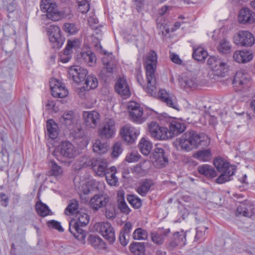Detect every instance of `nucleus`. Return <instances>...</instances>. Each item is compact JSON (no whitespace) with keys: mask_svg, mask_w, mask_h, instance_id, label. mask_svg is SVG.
Wrapping results in <instances>:
<instances>
[{"mask_svg":"<svg viewBox=\"0 0 255 255\" xmlns=\"http://www.w3.org/2000/svg\"><path fill=\"white\" fill-rule=\"evenodd\" d=\"M81 57L89 66L93 67L96 64V55L90 49L83 50L81 53Z\"/></svg>","mask_w":255,"mask_h":255,"instance_id":"31","label":"nucleus"},{"mask_svg":"<svg viewBox=\"0 0 255 255\" xmlns=\"http://www.w3.org/2000/svg\"><path fill=\"white\" fill-rule=\"evenodd\" d=\"M65 41L61 34L60 28L55 25L49 27V41L53 48L58 49L62 47Z\"/></svg>","mask_w":255,"mask_h":255,"instance_id":"14","label":"nucleus"},{"mask_svg":"<svg viewBox=\"0 0 255 255\" xmlns=\"http://www.w3.org/2000/svg\"><path fill=\"white\" fill-rule=\"evenodd\" d=\"M115 90L118 94L125 99L129 98L131 95L129 86L124 77L118 78L115 85Z\"/></svg>","mask_w":255,"mask_h":255,"instance_id":"21","label":"nucleus"},{"mask_svg":"<svg viewBox=\"0 0 255 255\" xmlns=\"http://www.w3.org/2000/svg\"><path fill=\"white\" fill-rule=\"evenodd\" d=\"M35 209L37 214L42 217H45L48 215V207L46 204L42 203L41 201L37 202Z\"/></svg>","mask_w":255,"mask_h":255,"instance_id":"50","label":"nucleus"},{"mask_svg":"<svg viewBox=\"0 0 255 255\" xmlns=\"http://www.w3.org/2000/svg\"><path fill=\"white\" fill-rule=\"evenodd\" d=\"M238 19L243 24H253L255 23V12L249 8H242L239 12Z\"/></svg>","mask_w":255,"mask_h":255,"instance_id":"24","label":"nucleus"},{"mask_svg":"<svg viewBox=\"0 0 255 255\" xmlns=\"http://www.w3.org/2000/svg\"><path fill=\"white\" fill-rule=\"evenodd\" d=\"M83 118L87 128L95 129L100 121V114L95 110L84 111L83 113Z\"/></svg>","mask_w":255,"mask_h":255,"instance_id":"20","label":"nucleus"},{"mask_svg":"<svg viewBox=\"0 0 255 255\" xmlns=\"http://www.w3.org/2000/svg\"><path fill=\"white\" fill-rule=\"evenodd\" d=\"M49 137L55 139L58 136V128L57 124L53 120H49Z\"/></svg>","mask_w":255,"mask_h":255,"instance_id":"46","label":"nucleus"},{"mask_svg":"<svg viewBox=\"0 0 255 255\" xmlns=\"http://www.w3.org/2000/svg\"><path fill=\"white\" fill-rule=\"evenodd\" d=\"M147 236L146 231L140 228L135 230L132 234L133 239L135 240H145Z\"/></svg>","mask_w":255,"mask_h":255,"instance_id":"48","label":"nucleus"},{"mask_svg":"<svg viewBox=\"0 0 255 255\" xmlns=\"http://www.w3.org/2000/svg\"><path fill=\"white\" fill-rule=\"evenodd\" d=\"M122 144L121 142H115L112 146V156L117 158L123 152Z\"/></svg>","mask_w":255,"mask_h":255,"instance_id":"53","label":"nucleus"},{"mask_svg":"<svg viewBox=\"0 0 255 255\" xmlns=\"http://www.w3.org/2000/svg\"><path fill=\"white\" fill-rule=\"evenodd\" d=\"M207 64L211 73H208L209 77L212 78V75L218 77H224L229 72L228 63L221 58L216 56H210Z\"/></svg>","mask_w":255,"mask_h":255,"instance_id":"7","label":"nucleus"},{"mask_svg":"<svg viewBox=\"0 0 255 255\" xmlns=\"http://www.w3.org/2000/svg\"><path fill=\"white\" fill-rule=\"evenodd\" d=\"M90 217L88 214L82 210L75 214V218L69 223V231L77 240L84 241L86 238V233L80 227L87 225Z\"/></svg>","mask_w":255,"mask_h":255,"instance_id":"3","label":"nucleus"},{"mask_svg":"<svg viewBox=\"0 0 255 255\" xmlns=\"http://www.w3.org/2000/svg\"><path fill=\"white\" fill-rule=\"evenodd\" d=\"M232 48V44L230 41L226 38L221 39L217 45V51L222 54L230 53L231 52Z\"/></svg>","mask_w":255,"mask_h":255,"instance_id":"33","label":"nucleus"},{"mask_svg":"<svg viewBox=\"0 0 255 255\" xmlns=\"http://www.w3.org/2000/svg\"><path fill=\"white\" fill-rule=\"evenodd\" d=\"M108 201L109 198L106 195L97 194L90 199L89 204L93 209L97 210L105 206Z\"/></svg>","mask_w":255,"mask_h":255,"instance_id":"27","label":"nucleus"},{"mask_svg":"<svg viewBox=\"0 0 255 255\" xmlns=\"http://www.w3.org/2000/svg\"><path fill=\"white\" fill-rule=\"evenodd\" d=\"M127 109L129 119L133 123L141 125L146 121L147 116L139 103L133 101H129L127 103Z\"/></svg>","mask_w":255,"mask_h":255,"instance_id":"8","label":"nucleus"},{"mask_svg":"<svg viewBox=\"0 0 255 255\" xmlns=\"http://www.w3.org/2000/svg\"><path fill=\"white\" fill-rule=\"evenodd\" d=\"M185 129V126L184 123L177 120L172 121L170 124L169 129H168L169 139L171 138L174 135L178 134L182 132Z\"/></svg>","mask_w":255,"mask_h":255,"instance_id":"28","label":"nucleus"},{"mask_svg":"<svg viewBox=\"0 0 255 255\" xmlns=\"http://www.w3.org/2000/svg\"><path fill=\"white\" fill-rule=\"evenodd\" d=\"M140 133L139 128L134 127L130 124L123 126L119 131L121 138L128 144H132L136 140Z\"/></svg>","mask_w":255,"mask_h":255,"instance_id":"10","label":"nucleus"},{"mask_svg":"<svg viewBox=\"0 0 255 255\" xmlns=\"http://www.w3.org/2000/svg\"><path fill=\"white\" fill-rule=\"evenodd\" d=\"M157 27L163 33L164 31L168 33L170 31H173L178 29L181 25V23L179 22H176L174 24V27L169 28L167 25L164 23H161L160 22L159 18L157 20Z\"/></svg>","mask_w":255,"mask_h":255,"instance_id":"45","label":"nucleus"},{"mask_svg":"<svg viewBox=\"0 0 255 255\" xmlns=\"http://www.w3.org/2000/svg\"><path fill=\"white\" fill-rule=\"evenodd\" d=\"M210 139L204 133H198L195 131L186 132L174 142V146L186 151L197 148L200 145H207Z\"/></svg>","mask_w":255,"mask_h":255,"instance_id":"2","label":"nucleus"},{"mask_svg":"<svg viewBox=\"0 0 255 255\" xmlns=\"http://www.w3.org/2000/svg\"><path fill=\"white\" fill-rule=\"evenodd\" d=\"M148 131L150 136L156 140H166L169 139L168 128L164 126H160L155 122H151L148 125Z\"/></svg>","mask_w":255,"mask_h":255,"instance_id":"12","label":"nucleus"},{"mask_svg":"<svg viewBox=\"0 0 255 255\" xmlns=\"http://www.w3.org/2000/svg\"><path fill=\"white\" fill-rule=\"evenodd\" d=\"M170 59L175 64L178 65H181L182 64V61L181 59L179 57V55L171 52L170 53Z\"/></svg>","mask_w":255,"mask_h":255,"instance_id":"63","label":"nucleus"},{"mask_svg":"<svg viewBox=\"0 0 255 255\" xmlns=\"http://www.w3.org/2000/svg\"><path fill=\"white\" fill-rule=\"evenodd\" d=\"M173 241L170 243V245L174 247L176 246H183L186 243V234L184 231L176 232L173 235Z\"/></svg>","mask_w":255,"mask_h":255,"instance_id":"36","label":"nucleus"},{"mask_svg":"<svg viewBox=\"0 0 255 255\" xmlns=\"http://www.w3.org/2000/svg\"><path fill=\"white\" fill-rule=\"evenodd\" d=\"M130 251L135 255H143L145 251L144 244L142 243H134L129 246Z\"/></svg>","mask_w":255,"mask_h":255,"instance_id":"44","label":"nucleus"},{"mask_svg":"<svg viewBox=\"0 0 255 255\" xmlns=\"http://www.w3.org/2000/svg\"><path fill=\"white\" fill-rule=\"evenodd\" d=\"M169 232V229L159 228L157 231L151 233V240L154 244L161 245L163 243L165 237Z\"/></svg>","mask_w":255,"mask_h":255,"instance_id":"29","label":"nucleus"},{"mask_svg":"<svg viewBox=\"0 0 255 255\" xmlns=\"http://www.w3.org/2000/svg\"><path fill=\"white\" fill-rule=\"evenodd\" d=\"M116 167L112 166L110 168V172H108L106 175L107 182L110 186H115L118 181V179L116 176Z\"/></svg>","mask_w":255,"mask_h":255,"instance_id":"42","label":"nucleus"},{"mask_svg":"<svg viewBox=\"0 0 255 255\" xmlns=\"http://www.w3.org/2000/svg\"><path fill=\"white\" fill-rule=\"evenodd\" d=\"M64 30L70 35L76 33L79 30L78 26L74 23H66L64 25Z\"/></svg>","mask_w":255,"mask_h":255,"instance_id":"52","label":"nucleus"},{"mask_svg":"<svg viewBox=\"0 0 255 255\" xmlns=\"http://www.w3.org/2000/svg\"><path fill=\"white\" fill-rule=\"evenodd\" d=\"M72 111L65 112L60 119L61 122L67 127L66 133L71 138L79 139L83 136L81 127L74 118Z\"/></svg>","mask_w":255,"mask_h":255,"instance_id":"4","label":"nucleus"},{"mask_svg":"<svg viewBox=\"0 0 255 255\" xmlns=\"http://www.w3.org/2000/svg\"><path fill=\"white\" fill-rule=\"evenodd\" d=\"M81 45V41L77 39L68 40L65 48V52L67 54H71L74 49L79 48Z\"/></svg>","mask_w":255,"mask_h":255,"instance_id":"43","label":"nucleus"},{"mask_svg":"<svg viewBox=\"0 0 255 255\" xmlns=\"http://www.w3.org/2000/svg\"><path fill=\"white\" fill-rule=\"evenodd\" d=\"M233 84L239 90L248 88L250 85V77L243 71H238L235 76Z\"/></svg>","mask_w":255,"mask_h":255,"instance_id":"23","label":"nucleus"},{"mask_svg":"<svg viewBox=\"0 0 255 255\" xmlns=\"http://www.w3.org/2000/svg\"><path fill=\"white\" fill-rule=\"evenodd\" d=\"M68 72L69 77L77 83L83 81L88 73L86 68L78 65L71 66Z\"/></svg>","mask_w":255,"mask_h":255,"instance_id":"19","label":"nucleus"},{"mask_svg":"<svg viewBox=\"0 0 255 255\" xmlns=\"http://www.w3.org/2000/svg\"><path fill=\"white\" fill-rule=\"evenodd\" d=\"M233 42L238 47H251L255 43V36L249 30H240L234 34Z\"/></svg>","mask_w":255,"mask_h":255,"instance_id":"9","label":"nucleus"},{"mask_svg":"<svg viewBox=\"0 0 255 255\" xmlns=\"http://www.w3.org/2000/svg\"><path fill=\"white\" fill-rule=\"evenodd\" d=\"M94 230L100 234L109 243L112 244L116 240L114 228L108 222H101L96 223L94 226Z\"/></svg>","mask_w":255,"mask_h":255,"instance_id":"11","label":"nucleus"},{"mask_svg":"<svg viewBox=\"0 0 255 255\" xmlns=\"http://www.w3.org/2000/svg\"><path fill=\"white\" fill-rule=\"evenodd\" d=\"M85 83L89 89H94L98 86V79L93 75H89L87 77Z\"/></svg>","mask_w":255,"mask_h":255,"instance_id":"47","label":"nucleus"},{"mask_svg":"<svg viewBox=\"0 0 255 255\" xmlns=\"http://www.w3.org/2000/svg\"><path fill=\"white\" fill-rule=\"evenodd\" d=\"M179 82L181 86L184 88H195L198 84L197 77L192 74L182 76Z\"/></svg>","mask_w":255,"mask_h":255,"instance_id":"30","label":"nucleus"},{"mask_svg":"<svg viewBox=\"0 0 255 255\" xmlns=\"http://www.w3.org/2000/svg\"><path fill=\"white\" fill-rule=\"evenodd\" d=\"M159 96L162 101L165 103L167 106L178 111H180L176 98L173 94L164 89H161L159 91Z\"/></svg>","mask_w":255,"mask_h":255,"instance_id":"25","label":"nucleus"},{"mask_svg":"<svg viewBox=\"0 0 255 255\" xmlns=\"http://www.w3.org/2000/svg\"><path fill=\"white\" fill-rule=\"evenodd\" d=\"M61 104L59 101L52 102V104H49V111L51 110L52 112L57 113L61 110Z\"/></svg>","mask_w":255,"mask_h":255,"instance_id":"61","label":"nucleus"},{"mask_svg":"<svg viewBox=\"0 0 255 255\" xmlns=\"http://www.w3.org/2000/svg\"><path fill=\"white\" fill-rule=\"evenodd\" d=\"M63 172L61 167L58 165L52 163L51 170V175L55 177H58L62 175Z\"/></svg>","mask_w":255,"mask_h":255,"instance_id":"57","label":"nucleus"},{"mask_svg":"<svg viewBox=\"0 0 255 255\" xmlns=\"http://www.w3.org/2000/svg\"><path fill=\"white\" fill-rule=\"evenodd\" d=\"M213 164L219 171L222 172L221 175L217 178V183L223 184L232 179V177L236 171L235 166L230 165L226 160L221 157L215 158Z\"/></svg>","mask_w":255,"mask_h":255,"instance_id":"6","label":"nucleus"},{"mask_svg":"<svg viewBox=\"0 0 255 255\" xmlns=\"http://www.w3.org/2000/svg\"><path fill=\"white\" fill-rule=\"evenodd\" d=\"M198 172L207 178H212L217 175L216 171L213 167L208 164H203L198 168Z\"/></svg>","mask_w":255,"mask_h":255,"instance_id":"37","label":"nucleus"},{"mask_svg":"<svg viewBox=\"0 0 255 255\" xmlns=\"http://www.w3.org/2000/svg\"><path fill=\"white\" fill-rule=\"evenodd\" d=\"M78 208L77 201L72 200L70 201L67 207L66 208L65 213L67 215H71L76 214Z\"/></svg>","mask_w":255,"mask_h":255,"instance_id":"49","label":"nucleus"},{"mask_svg":"<svg viewBox=\"0 0 255 255\" xmlns=\"http://www.w3.org/2000/svg\"><path fill=\"white\" fill-rule=\"evenodd\" d=\"M150 158L154 166L157 168L163 167L168 163L163 149L159 147H156L154 148Z\"/></svg>","mask_w":255,"mask_h":255,"instance_id":"17","label":"nucleus"},{"mask_svg":"<svg viewBox=\"0 0 255 255\" xmlns=\"http://www.w3.org/2000/svg\"><path fill=\"white\" fill-rule=\"evenodd\" d=\"M138 147L141 153L147 156L152 149V143L149 139L142 137L139 142Z\"/></svg>","mask_w":255,"mask_h":255,"instance_id":"35","label":"nucleus"},{"mask_svg":"<svg viewBox=\"0 0 255 255\" xmlns=\"http://www.w3.org/2000/svg\"><path fill=\"white\" fill-rule=\"evenodd\" d=\"M208 229L206 227H199L196 229L195 239L198 240L203 237L205 234V231Z\"/></svg>","mask_w":255,"mask_h":255,"instance_id":"62","label":"nucleus"},{"mask_svg":"<svg viewBox=\"0 0 255 255\" xmlns=\"http://www.w3.org/2000/svg\"><path fill=\"white\" fill-rule=\"evenodd\" d=\"M76 187L79 188V195L81 199L85 201H88L86 196L95 188L99 191H102L105 188L104 182H97L92 179H86L79 181V178L76 177L74 180Z\"/></svg>","mask_w":255,"mask_h":255,"instance_id":"5","label":"nucleus"},{"mask_svg":"<svg viewBox=\"0 0 255 255\" xmlns=\"http://www.w3.org/2000/svg\"><path fill=\"white\" fill-rule=\"evenodd\" d=\"M69 12L66 9L60 8L55 2L49 1V19L52 21H59L66 18Z\"/></svg>","mask_w":255,"mask_h":255,"instance_id":"18","label":"nucleus"},{"mask_svg":"<svg viewBox=\"0 0 255 255\" xmlns=\"http://www.w3.org/2000/svg\"><path fill=\"white\" fill-rule=\"evenodd\" d=\"M118 206L120 210L124 213L128 214L129 213L130 210L128 208L125 201L118 203Z\"/></svg>","mask_w":255,"mask_h":255,"instance_id":"60","label":"nucleus"},{"mask_svg":"<svg viewBox=\"0 0 255 255\" xmlns=\"http://www.w3.org/2000/svg\"><path fill=\"white\" fill-rule=\"evenodd\" d=\"M150 187V183L148 181L144 182L137 189V192L142 196H144L149 191Z\"/></svg>","mask_w":255,"mask_h":255,"instance_id":"56","label":"nucleus"},{"mask_svg":"<svg viewBox=\"0 0 255 255\" xmlns=\"http://www.w3.org/2000/svg\"><path fill=\"white\" fill-rule=\"evenodd\" d=\"M93 159L89 155H85L78 160L74 165L75 170H79L83 167L92 166Z\"/></svg>","mask_w":255,"mask_h":255,"instance_id":"40","label":"nucleus"},{"mask_svg":"<svg viewBox=\"0 0 255 255\" xmlns=\"http://www.w3.org/2000/svg\"><path fill=\"white\" fill-rule=\"evenodd\" d=\"M51 95L56 98H64L68 95V90L60 81L55 78L49 82Z\"/></svg>","mask_w":255,"mask_h":255,"instance_id":"16","label":"nucleus"},{"mask_svg":"<svg viewBox=\"0 0 255 255\" xmlns=\"http://www.w3.org/2000/svg\"><path fill=\"white\" fill-rule=\"evenodd\" d=\"M88 241L96 250L101 251L107 248L106 243L98 236L90 235L88 238Z\"/></svg>","mask_w":255,"mask_h":255,"instance_id":"32","label":"nucleus"},{"mask_svg":"<svg viewBox=\"0 0 255 255\" xmlns=\"http://www.w3.org/2000/svg\"><path fill=\"white\" fill-rule=\"evenodd\" d=\"M49 227H51L52 228L56 229L61 232L64 231V229L61 225V223L55 220L49 221Z\"/></svg>","mask_w":255,"mask_h":255,"instance_id":"59","label":"nucleus"},{"mask_svg":"<svg viewBox=\"0 0 255 255\" xmlns=\"http://www.w3.org/2000/svg\"><path fill=\"white\" fill-rule=\"evenodd\" d=\"M254 55L252 50L243 49L236 50L233 54V59L239 64H246L250 62L253 58Z\"/></svg>","mask_w":255,"mask_h":255,"instance_id":"22","label":"nucleus"},{"mask_svg":"<svg viewBox=\"0 0 255 255\" xmlns=\"http://www.w3.org/2000/svg\"><path fill=\"white\" fill-rule=\"evenodd\" d=\"M108 165V164L106 159L98 158L93 159L92 168L97 175L103 177L106 174Z\"/></svg>","mask_w":255,"mask_h":255,"instance_id":"26","label":"nucleus"},{"mask_svg":"<svg viewBox=\"0 0 255 255\" xmlns=\"http://www.w3.org/2000/svg\"><path fill=\"white\" fill-rule=\"evenodd\" d=\"M110 57L112 58V54L110 55H105L103 58V64L104 65V69L106 70L107 76H109L110 74H113L116 70V64L112 59L110 61L108 60V57Z\"/></svg>","mask_w":255,"mask_h":255,"instance_id":"41","label":"nucleus"},{"mask_svg":"<svg viewBox=\"0 0 255 255\" xmlns=\"http://www.w3.org/2000/svg\"><path fill=\"white\" fill-rule=\"evenodd\" d=\"M72 57L71 54H67L65 52V50L60 55L59 60L63 63H66L68 62Z\"/></svg>","mask_w":255,"mask_h":255,"instance_id":"64","label":"nucleus"},{"mask_svg":"<svg viewBox=\"0 0 255 255\" xmlns=\"http://www.w3.org/2000/svg\"><path fill=\"white\" fill-rule=\"evenodd\" d=\"M140 158V155L136 150L131 151L127 153L125 160L128 163L137 162Z\"/></svg>","mask_w":255,"mask_h":255,"instance_id":"51","label":"nucleus"},{"mask_svg":"<svg viewBox=\"0 0 255 255\" xmlns=\"http://www.w3.org/2000/svg\"><path fill=\"white\" fill-rule=\"evenodd\" d=\"M59 152L60 155L65 158H73L78 154V152L74 146L69 141H64L58 146L53 152L56 156V153Z\"/></svg>","mask_w":255,"mask_h":255,"instance_id":"15","label":"nucleus"},{"mask_svg":"<svg viewBox=\"0 0 255 255\" xmlns=\"http://www.w3.org/2000/svg\"><path fill=\"white\" fill-rule=\"evenodd\" d=\"M208 55V52L202 47H193V57L196 60L201 62L204 61Z\"/></svg>","mask_w":255,"mask_h":255,"instance_id":"39","label":"nucleus"},{"mask_svg":"<svg viewBox=\"0 0 255 255\" xmlns=\"http://www.w3.org/2000/svg\"><path fill=\"white\" fill-rule=\"evenodd\" d=\"M78 10L82 13H86L90 8L88 0H77Z\"/></svg>","mask_w":255,"mask_h":255,"instance_id":"54","label":"nucleus"},{"mask_svg":"<svg viewBox=\"0 0 255 255\" xmlns=\"http://www.w3.org/2000/svg\"><path fill=\"white\" fill-rule=\"evenodd\" d=\"M193 156L200 161L208 162L212 158V153L210 149H204L196 151Z\"/></svg>","mask_w":255,"mask_h":255,"instance_id":"34","label":"nucleus"},{"mask_svg":"<svg viewBox=\"0 0 255 255\" xmlns=\"http://www.w3.org/2000/svg\"><path fill=\"white\" fill-rule=\"evenodd\" d=\"M157 56L152 51L148 53L145 60L147 84L144 85L143 79L140 73L137 75V80L144 90L151 96H155L156 93V80L154 73L156 68Z\"/></svg>","mask_w":255,"mask_h":255,"instance_id":"1","label":"nucleus"},{"mask_svg":"<svg viewBox=\"0 0 255 255\" xmlns=\"http://www.w3.org/2000/svg\"><path fill=\"white\" fill-rule=\"evenodd\" d=\"M116 131L115 120L113 119L107 118L98 128V133L101 138L110 139L115 136Z\"/></svg>","mask_w":255,"mask_h":255,"instance_id":"13","label":"nucleus"},{"mask_svg":"<svg viewBox=\"0 0 255 255\" xmlns=\"http://www.w3.org/2000/svg\"><path fill=\"white\" fill-rule=\"evenodd\" d=\"M93 148L94 152L99 154H103L107 152L108 145L107 143L102 142L101 139H97L93 143Z\"/></svg>","mask_w":255,"mask_h":255,"instance_id":"38","label":"nucleus"},{"mask_svg":"<svg viewBox=\"0 0 255 255\" xmlns=\"http://www.w3.org/2000/svg\"><path fill=\"white\" fill-rule=\"evenodd\" d=\"M40 8L42 12L45 13L42 15V19H47L48 18V0H41Z\"/></svg>","mask_w":255,"mask_h":255,"instance_id":"58","label":"nucleus"},{"mask_svg":"<svg viewBox=\"0 0 255 255\" xmlns=\"http://www.w3.org/2000/svg\"><path fill=\"white\" fill-rule=\"evenodd\" d=\"M128 200L129 203L134 208L138 209L141 206V200L134 195H128Z\"/></svg>","mask_w":255,"mask_h":255,"instance_id":"55","label":"nucleus"}]
</instances>
